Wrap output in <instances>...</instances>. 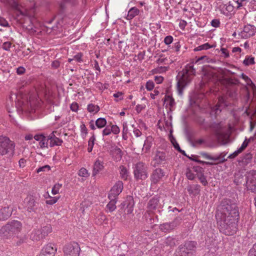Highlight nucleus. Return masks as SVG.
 Wrapping results in <instances>:
<instances>
[{"label": "nucleus", "mask_w": 256, "mask_h": 256, "mask_svg": "<svg viewBox=\"0 0 256 256\" xmlns=\"http://www.w3.org/2000/svg\"><path fill=\"white\" fill-rule=\"evenodd\" d=\"M154 86V82L152 80H148L146 83V88L148 90H152Z\"/></svg>", "instance_id": "53"}, {"label": "nucleus", "mask_w": 256, "mask_h": 256, "mask_svg": "<svg viewBox=\"0 0 256 256\" xmlns=\"http://www.w3.org/2000/svg\"><path fill=\"white\" fill-rule=\"evenodd\" d=\"M195 75L196 70L192 64H186L182 70L178 72L176 80L177 90L180 96L182 94L183 90L190 83Z\"/></svg>", "instance_id": "2"}, {"label": "nucleus", "mask_w": 256, "mask_h": 256, "mask_svg": "<svg viewBox=\"0 0 256 256\" xmlns=\"http://www.w3.org/2000/svg\"><path fill=\"white\" fill-rule=\"evenodd\" d=\"M188 158L194 162H198V164H206L208 166H212L214 164V163L208 162H204L198 159V156L196 155H192L191 156H188Z\"/></svg>", "instance_id": "30"}, {"label": "nucleus", "mask_w": 256, "mask_h": 256, "mask_svg": "<svg viewBox=\"0 0 256 256\" xmlns=\"http://www.w3.org/2000/svg\"><path fill=\"white\" fill-rule=\"evenodd\" d=\"M110 130L115 134H118L120 132L119 128L116 125H112L110 128Z\"/></svg>", "instance_id": "58"}, {"label": "nucleus", "mask_w": 256, "mask_h": 256, "mask_svg": "<svg viewBox=\"0 0 256 256\" xmlns=\"http://www.w3.org/2000/svg\"><path fill=\"white\" fill-rule=\"evenodd\" d=\"M252 158V154L250 152L246 153L243 156L242 161L244 164H247L251 162Z\"/></svg>", "instance_id": "43"}, {"label": "nucleus", "mask_w": 256, "mask_h": 256, "mask_svg": "<svg viewBox=\"0 0 256 256\" xmlns=\"http://www.w3.org/2000/svg\"><path fill=\"white\" fill-rule=\"evenodd\" d=\"M210 128L214 132V135L218 140L224 138L225 134L222 132L223 124L222 122H213L210 124Z\"/></svg>", "instance_id": "12"}, {"label": "nucleus", "mask_w": 256, "mask_h": 256, "mask_svg": "<svg viewBox=\"0 0 256 256\" xmlns=\"http://www.w3.org/2000/svg\"><path fill=\"white\" fill-rule=\"evenodd\" d=\"M173 41V37L171 36H168L164 39V42L166 44L168 45L172 43Z\"/></svg>", "instance_id": "57"}, {"label": "nucleus", "mask_w": 256, "mask_h": 256, "mask_svg": "<svg viewBox=\"0 0 256 256\" xmlns=\"http://www.w3.org/2000/svg\"><path fill=\"white\" fill-rule=\"evenodd\" d=\"M197 178H198L199 180L203 186H206L208 184V182L206 179V176H204L203 172H201L200 174H198Z\"/></svg>", "instance_id": "40"}, {"label": "nucleus", "mask_w": 256, "mask_h": 256, "mask_svg": "<svg viewBox=\"0 0 256 256\" xmlns=\"http://www.w3.org/2000/svg\"><path fill=\"white\" fill-rule=\"evenodd\" d=\"M152 138L151 136L147 137L144 145V148L146 150L150 149L152 146Z\"/></svg>", "instance_id": "42"}, {"label": "nucleus", "mask_w": 256, "mask_h": 256, "mask_svg": "<svg viewBox=\"0 0 256 256\" xmlns=\"http://www.w3.org/2000/svg\"><path fill=\"white\" fill-rule=\"evenodd\" d=\"M140 10L136 7L134 6L130 9L128 12V15L126 17L128 20H131L136 16H138L140 14Z\"/></svg>", "instance_id": "27"}, {"label": "nucleus", "mask_w": 256, "mask_h": 256, "mask_svg": "<svg viewBox=\"0 0 256 256\" xmlns=\"http://www.w3.org/2000/svg\"><path fill=\"white\" fill-rule=\"evenodd\" d=\"M227 154L226 152H221L218 156H211L205 152H201L200 154L205 158L209 160H212L217 162L218 163H223L226 160L224 156Z\"/></svg>", "instance_id": "15"}, {"label": "nucleus", "mask_w": 256, "mask_h": 256, "mask_svg": "<svg viewBox=\"0 0 256 256\" xmlns=\"http://www.w3.org/2000/svg\"><path fill=\"white\" fill-rule=\"evenodd\" d=\"M52 244L46 245L41 250L39 256H54L56 252V248Z\"/></svg>", "instance_id": "17"}, {"label": "nucleus", "mask_w": 256, "mask_h": 256, "mask_svg": "<svg viewBox=\"0 0 256 256\" xmlns=\"http://www.w3.org/2000/svg\"><path fill=\"white\" fill-rule=\"evenodd\" d=\"M26 72V69L23 66H19L16 68V73L18 75L24 74Z\"/></svg>", "instance_id": "64"}, {"label": "nucleus", "mask_w": 256, "mask_h": 256, "mask_svg": "<svg viewBox=\"0 0 256 256\" xmlns=\"http://www.w3.org/2000/svg\"><path fill=\"white\" fill-rule=\"evenodd\" d=\"M198 246L196 241L186 240L178 246L174 256H195Z\"/></svg>", "instance_id": "3"}, {"label": "nucleus", "mask_w": 256, "mask_h": 256, "mask_svg": "<svg viewBox=\"0 0 256 256\" xmlns=\"http://www.w3.org/2000/svg\"><path fill=\"white\" fill-rule=\"evenodd\" d=\"M8 4L16 10V18L18 20H21V22L24 24L26 23L27 22H28L29 24L26 28L28 30H32V22L34 18L28 16L27 13L19 10L18 8V4L16 0H8Z\"/></svg>", "instance_id": "4"}, {"label": "nucleus", "mask_w": 256, "mask_h": 256, "mask_svg": "<svg viewBox=\"0 0 256 256\" xmlns=\"http://www.w3.org/2000/svg\"><path fill=\"white\" fill-rule=\"evenodd\" d=\"M12 208L10 206L0 208V220H6L12 215Z\"/></svg>", "instance_id": "18"}, {"label": "nucleus", "mask_w": 256, "mask_h": 256, "mask_svg": "<svg viewBox=\"0 0 256 256\" xmlns=\"http://www.w3.org/2000/svg\"><path fill=\"white\" fill-rule=\"evenodd\" d=\"M134 204L133 197L131 196H128L126 198V200L124 202V206L128 208H132Z\"/></svg>", "instance_id": "34"}, {"label": "nucleus", "mask_w": 256, "mask_h": 256, "mask_svg": "<svg viewBox=\"0 0 256 256\" xmlns=\"http://www.w3.org/2000/svg\"><path fill=\"white\" fill-rule=\"evenodd\" d=\"M49 145V140L48 138H46V136H44V138L39 142V146L40 148H48V146Z\"/></svg>", "instance_id": "45"}, {"label": "nucleus", "mask_w": 256, "mask_h": 256, "mask_svg": "<svg viewBox=\"0 0 256 256\" xmlns=\"http://www.w3.org/2000/svg\"><path fill=\"white\" fill-rule=\"evenodd\" d=\"M78 175L82 177H88L89 176L87 170L84 168L80 169L78 172Z\"/></svg>", "instance_id": "50"}, {"label": "nucleus", "mask_w": 256, "mask_h": 256, "mask_svg": "<svg viewBox=\"0 0 256 256\" xmlns=\"http://www.w3.org/2000/svg\"><path fill=\"white\" fill-rule=\"evenodd\" d=\"M234 1L237 4L236 6V9H240L242 6H246L247 4L248 0H234Z\"/></svg>", "instance_id": "46"}, {"label": "nucleus", "mask_w": 256, "mask_h": 256, "mask_svg": "<svg viewBox=\"0 0 256 256\" xmlns=\"http://www.w3.org/2000/svg\"><path fill=\"white\" fill-rule=\"evenodd\" d=\"M96 86L99 90H104L105 89H107L108 88V84H102L100 82H98L96 83Z\"/></svg>", "instance_id": "54"}, {"label": "nucleus", "mask_w": 256, "mask_h": 256, "mask_svg": "<svg viewBox=\"0 0 256 256\" xmlns=\"http://www.w3.org/2000/svg\"><path fill=\"white\" fill-rule=\"evenodd\" d=\"M50 169V167L48 165H45L42 167H40L38 169H36V172L39 173L41 172H47L49 171Z\"/></svg>", "instance_id": "52"}, {"label": "nucleus", "mask_w": 256, "mask_h": 256, "mask_svg": "<svg viewBox=\"0 0 256 256\" xmlns=\"http://www.w3.org/2000/svg\"><path fill=\"white\" fill-rule=\"evenodd\" d=\"M104 168L103 162L100 161L99 160H96L94 164L92 174V176H95L100 172L102 171Z\"/></svg>", "instance_id": "24"}, {"label": "nucleus", "mask_w": 256, "mask_h": 256, "mask_svg": "<svg viewBox=\"0 0 256 256\" xmlns=\"http://www.w3.org/2000/svg\"><path fill=\"white\" fill-rule=\"evenodd\" d=\"M62 187V184L57 183L54 185L52 188V192L55 195L59 192L60 188Z\"/></svg>", "instance_id": "47"}, {"label": "nucleus", "mask_w": 256, "mask_h": 256, "mask_svg": "<svg viewBox=\"0 0 256 256\" xmlns=\"http://www.w3.org/2000/svg\"><path fill=\"white\" fill-rule=\"evenodd\" d=\"M39 230H40L43 238H45L46 236L48 234L52 232V228L50 224H47L46 226L42 228L41 229H39Z\"/></svg>", "instance_id": "31"}, {"label": "nucleus", "mask_w": 256, "mask_h": 256, "mask_svg": "<svg viewBox=\"0 0 256 256\" xmlns=\"http://www.w3.org/2000/svg\"><path fill=\"white\" fill-rule=\"evenodd\" d=\"M82 54L81 52H79L74 56V59L76 60L78 62H82Z\"/></svg>", "instance_id": "60"}, {"label": "nucleus", "mask_w": 256, "mask_h": 256, "mask_svg": "<svg viewBox=\"0 0 256 256\" xmlns=\"http://www.w3.org/2000/svg\"><path fill=\"white\" fill-rule=\"evenodd\" d=\"M12 44L10 42H4L2 46V48L6 51H10L12 46Z\"/></svg>", "instance_id": "55"}, {"label": "nucleus", "mask_w": 256, "mask_h": 256, "mask_svg": "<svg viewBox=\"0 0 256 256\" xmlns=\"http://www.w3.org/2000/svg\"><path fill=\"white\" fill-rule=\"evenodd\" d=\"M96 140L94 132L92 133V136L90 138L88 142V152H92L94 146V142Z\"/></svg>", "instance_id": "35"}, {"label": "nucleus", "mask_w": 256, "mask_h": 256, "mask_svg": "<svg viewBox=\"0 0 256 256\" xmlns=\"http://www.w3.org/2000/svg\"><path fill=\"white\" fill-rule=\"evenodd\" d=\"M112 152L116 160H119L122 158L123 153L119 148L117 146L114 148L112 150Z\"/></svg>", "instance_id": "29"}, {"label": "nucleus", "mask_w": 256, "mask_h": 256, "mask_svg": "<svg viewBox=\"0 0 256 256\" xmlns=\"http://www.w3.org/2000/svg\"><path fill=\"white\" fill-rule=\"evenodd\" d=\"M14 142L8 137L0 136V156H7L8 158H12L14 154Z\"/></svg>", "instance_id": "5"}, {"label": "nucleus", "mask_w": 256, "mask_h": 256, "mask_svg": "<svg viewBox=\"0 0 256 256\" xmlns=\"http://www.w3.org/2000/svg\"><path fill=\"white\" fill-rule=\"evenodd\" d=\"M244 186L247 191L256 194V170H250L245 174Z\"/></svg>", "instance_id": "7"}, {"label": "nucleus", "mask_w": 256, "mask_h": 256, "mask_svg": "<svg viewBox=\"0 0 256 256\" xmlns=\"http://www.w3.org/2000/svg\"><path fill=\"white\" fill-rule=\"evenodd\" d=\"M63 250L64 256H79L80 248L77 242H73L66 244Z\"/></svg>", "instance_id": "8"}, {"label": "nucleus", "mask_w": 256, "mask_h": 256, "mask_svg": "<svg viewBox=\"0 0 256 256\" xmlns=\"http://www.w3.org/2000/svg\"><path fill=\"white\" fill-rule=\"evenodd\" d=\"M95 124L98 128H101L106 126V120L104 118H100L96 120Z\"/></svg>", "instance_id": "37"}, {"label": "nucleus", "mask_w": 256, "mask_h": 256, "mask_svg": "<svg viewBox=\"0 0 256 256\" xmlns=\"http://www.w3.org/2000/svg\"><path fill=\"white\" fill-rule=\"evenodd\" d=\"M254 58L251 56H246L243 62V64L246 66L254 64Z\"/></svg>", "instance_id": "41"}, {"label": "nucleus", "mask_w": 256, "mask_h": 256, "mask_svg": "<svg viewBox=\"0 0 256 256\" xmlns=\"http://www.w3.org/2000/svg\"><path fill=\"white\" fill-rule=\"evenodd\" d=\"M7 224L14 235L20 232L22 229V224L20 221L13 220Z\"/></svg>", "instance_id": "20"}, {"label": "nucleus", "mask_w": 256, "mask_h": 256, "mask_svg": "<svg viewBox=\"0 0 256 256\" xmlns=\"http://www.w3.org/2000/svg\"><path fill=\"white\" fill-rule=\"evenodd\" d=\"M26 206L29 212H35L39 206V203L36 202L33 196H30L25 199Z\"/></svg>", "instance_id": "16"}, {"label": "nucleus", "mask_w": 256, "mask_h": 256, "mask_svg": "<svg viewBox=\"0 0 256 256\" xmlns=\"http://www.w3.org/2000/svg\"><path fill=\"white\" fill-rule=\"evenodd\" d=\"M49 196V198H50V200H46V204H50V205H52V204H54L55 203H56L59 198V197H56V196L52 197L50 196Z\"/></svg>", "instance_id": "49"}, {"label": "nucleus", "mask_w": 256, "mask_h": 256, "mask_svg": "<svg viewBox=\"0 0 256 256\" xmlns=\"http://www.w3.org/2000/svg\"><path fill=\"white\" fill-rule=\"evenodd\" d=\"M200 186L198 184H191L187 186V190L190 194L196 196L200 194Z\"/></svg>", "instance_id": "22"}, {"label": "nucleus", "mask_w": 256, "mask_h": 256, "mask_svg": "<svg viewBox=\"0 0 256 256\" xmlns=\"http://www.w3.org/2000/svg\"><path fill=\"white\" fill-rule=\"evenodd\" d=\"M178 225L176 220L170 222H166L161 224L160 226V230L164 232H168L174 229Z\"/></svg>", "instance_id": "23"}, {"label": "nucleus", "mask_w": 256, "mask_h": 256, "mask_svg": "<svg viewBox=\"0 0 256 256\" xmlns=\"http://www.w3.org/2000/svg\"><path fill=\"white\" fill-rule=\"evenodd\" d=\"M167 160L166 152H164L156 151L154 156L151 162V165L154 168H156L159 165L165 164Z\"/></svg>", "instance_id": "11"}, {"label": "nucleus", "mask_w": 256, "mask_h": 256, "mask_svg": "<svg viewBox=\"0 0 256 256\" xmlns=\"http://www.w3.org/2000/svg\"><path fill=\"white\" fill-rule=\"evenodd\" d=\"M87 110L90 112L95 114L100 110V107L93 104H90L88 105Z\"/></svg>", "instance_id": "36"}, {"label": "nucleus", "mask_w": 256, "mask_h": 256, "mask_svg": "<svg viewBox=\"0 0 256 256\" xmlns=\"http://www.w3.org/2000/svg\"><path fill=\"white\" fill-rule=\"evenodd\" d=\"M178 243V240L171 236L168 237L165 240V244L170 247L174 246Z\"/></svg>", "instance_id": "33"}, {"label": "nucleus", "mask_w": 256, "mask_h": 256, "mask_svg": "<svg viewBox=\"0 0 256 256\" xmlns=\"http://www.w3.org/2000/svg\"><path fill=\"white\" fill-rule=\"evenodd\" d=\"M70 108L72 111L76 112L78 108V105L76 102H74L71 104Z\"/></svg>", "instance_id": "62"}, {"label": "nucleus", "mask_w": 256, "mask_h": 256, "mask_svg": "<svg viewBox=\"0 0 256 256\" xmlns=\"http://www.w3.org/2000/svg\"><path fill=\"white\" fill-rule=\"evenodd\" d=\"M214 46L210 45L208 43H206L204 44L199 46H198L196 48L194 49V51H200L203 50H208L211 48H212Z\"/></svg>", "instance_id": "44"}, {"label": "nucleus", "mask_w": 256, "mask_h": 256, "mask_svg": "<svg viewBox=\"0 0 256 256\" xmlns=\"http://www.w3.org/2000/svg\"><path fill=\"white\" fill-rule=\"evenodd\" d=\"M216 217L220 232L228 236L236 233L238 230L236 222L240 215L238 208L232 200L229 198L222 200Z\"/></svg>", "instance_id": "1"}, {"label": "nucleus", "mask_w": 256, "mask_h": 256, "mask_svg": "<svg viewBox=\"0 0 256 256\" xmlns=\"http://www.w3.org/2000/svg\"><path fill=\"white\" fill-rule=\"evenodd\" d=\"M62 142V140L58 138H54L49 141V146L51 148L55 146H60Z\"/></svg>", "instance_id": "38"}, {"label": "nucleus", "mask_w": 256, "mask_h": 256, "mask_svg": "<svg viewBox=\"0 0 256 256\" xmlns=\"http://www.w3.org/2000/svg\"><path fill=\"white\" fill-rule=\"evenodd\" d=\"M241 153V152L238 149L236 150L232 154H230L228 156V158L230 159H232L235 158L236 156H237L239 154Z\"/></svg>", "instance_id": "63"}, {"label": "nucleus", "mask_w": 256, "mask_h": 256, "mask_svg": "<svg viewBox=\"0 0 256 256\" xmlns=\"http://www.w3.org/2000/svg\"><path fill=\"white\" fill-rule=\"evenodd\" d=\"M165 175L166 172L161 168H157L154 170L150 176L151 186L156 184L160 182Z\"/></svg>", "instance_id": "9"}, {"label": "nucleus", "mask_w": 256, "mask_h": 256, "mask_svg": "<svg viewBox=\"0 0 256 256\" xmlns=\"http://www.w3.org/2000/svg\"><path fill=\"white\" fill-rule=\"evenodd\" d=\"M256 33V26L250 24H247L244 26L243 30L238 34V35L241 38L246 39L254 36Z\"/></svg>", "instance_id": "10"}, {"label": "nucleus", "mask_w": 256, "mask_h": 256, "mask_svg": "<svg viewBox=\"0 0 256 256\" xmlns=\"http://www.w3.org/2000/svg\"><path fill=\"white\" fill-rule=\"evenodd\" d=\"M230 103L226 100L224 96H220L218 98V102L216 105L212 108V114L216 116L218 114L222 109L228 107Z\"/></svg>", "instance_id": "13"}, {"label": "nucleus", "mask_w": 256, "mask_h": 256, "mask_svg": "<svg viewBox=\"0 0 256 256\" xmlns=\"http://www.w3.org/2000/svg\"><path fill=\"white\" fill-rule=\"evenodd\" d=\"M81 132L82 134L83 138H85L88 134V129L84 124L80 126Z\"/></svg>", "instance_id": "59"}, {"label": "nucleus", "mask_w": 256, "mask_h": 256, "mask_svg": "<svg viewBox=\"0 0 256 256\" xmlns=\"http://www.w3.org/2000/svg\"><path fill=\"white\" fill-rule=\"evenodd\" d=\"M8 224L3 226L0 230V236L2 238H8L14 236Z\"/></svg>", "instance_id": "21"}, {"label": "nucleus", "mask_w": 256, "mask_h": 256, "mask_svg": "<svg viewBox=\"0 0 256 256\" xmlns=\"http://www.w3.org/2000/svg\"><path fill=\"white\" fill-rule=\"evenodd\" d=\"M186 136L188 141L191 144V145L193 147H196L198 146L204 145L206 146H210V145L208 143V142L203 138H200L194 141L192 140V138L190 134L188 132L186 134Z\"/></svg>", "instance_id": "19"}, {"label": "nucleus", "mask_w": 256, "mask_h": 256, "mask_svg": "<svg viewBox=\"0 0 256 256\" xmlns=\"http://www.w3.org/2000/svg\"><path fill=\"white\" fill-rule=\"evenodd\" d=\"M123 188V182L120 180L116 182L111 188L108 197H111L112 198H118V196L122 192Z\"/></svg>", "instance_id": "14"}, {"label": "nucleus", "mask_w": 256, "mask_h": 256, "mask_svg": "<svg viewBox=\"0 0 256 256\" xmlns=\"http://www.w3.org/2000/svg\"><path fill=\"white\" fill-rule=\"evenodd\" d=\"M250 142V140L246 138V140L242 142L241 146L239 148H238L241 152L248 146Z\"/></svg>", "instance_id": "51"}, {"label": "nucleus", "mask_w": 256, "mask_h": 256, "mask_svg": "<svg viewBox=\"0 0 256 256\" xmlns=\"http://www.w3.org/2000/svg\"><path fill=\"white\" fill-rule=\"evenodd\" d=\"M159 200L156 196L153 197L148 202L147 208L149 210H154L157 208Z\"/></svg>", "instance_id": "25"}, {"label": "nucleus", "mask_w": 256, "mask_h": 256, "mask_svg": "<svg viewBox=\"0 0 256 256\" xmlns=\"http://www.w3.org/2000/svg\"><path fill=\"white\" fill-rule=\"evenodd\" d=\"M164 102H167L166 104H168L170 108H172L176 104L174 98L170 95L165 96Z\"/></svg>", "instance_id": "39"}, {"label": "nucleus", "mask_w": 256, "mask_h": 256, "mask_svg": "<svg viewBox=\"0 0 256 256\" xmlns=\"http://www.w3.org/2000/svg\"><path fill=\"white\" fill-rule=\"evenodd\" d=\"M248 256H256V243L253 245L252 248L249 250Z\"/></svg>", "instance_id": "56"}, {"label": "nucleus", "mask_w": 256, "mask_h": 256, "mask_svg": "<svg viewBox=\"0 0 256 256\" xmlns=\"http://www.w3.org/2000/svg\"><path fill=\"white\" fill-rule=\"evenodd\" d=\"M30 238L33 241H38L44 238L42 236L40 230L38 229L34 230L32 232L30 235Z\"/></svg>", "instance_id": "26"}, {"label": "nucleus", "mask_w": 256, "mask_h": 256, "mask_svg": "<svg viewBox=\"0 0 256 256\" xmlns=\"http://www.w3.org/2000/svg\"><path fill=\"white\" fill-rule=\"evenodd\" d=\"M186 176L190 180H194L195 178L196 175L190 169L188 168L186 172Z\"/></svg>", "instance_id": "48"}, {"label": "nucleus", "mask_w": 256, "mask_h": 256, "mask_svg": "<svg viewBox=\"0 0 256 256\" xmlns=\"http://www.w3.org/2000/svg\"><path fill=\"white\" fill-rule=\"evenodd\" d=\"M110 200V202L107 204L106 208L108 210L109 212H112L116 209V202L117 201L116 198H114L111 197H108Z\"/></svg>", "instance_id": "28"}, {"label": "nucleus", "mask_w": 256, "mask_h": 256, "mask_svg": "<svg viewBox=\"0 0 256 256\" xmlns=\"http://www.w3.org/2000/svg\"><path fill=\"white\" fill-rule=\"evenodd\" d=\"M211 25L214 28H218L220 25V22L218 19H214L211 22Z\"/></svg>", "instance_id": "61"}, {"label": "nucleus", "mask_w": 256, "mask_h": 256, "mask_svg": "<svg viewBox=\"0 0 256 256\" xmlns=\"http://www.w3.org/2000/svg\"><path fill=\"white\" fill-rule=\"evenodd\" d=\"M134 178L136 181L144 180L148 177V168L143 162H138L133 167Z\"/></svg>", "instance_id": "6"}, {"label": "nucleus", "mask_w": 256, "mask_h": 256, "mask_svg": "<svg viewBox=\"0 0 256 256\" xmlns=\"http://www.w3.org/2000/svg\"><path fill=\"white\" fill-rule=\"evenodd\" d=\"M120 170L121 178L124 180H127L129 172L126 168L124 166L121 165L120 166Z\"/></svg>", "instance_id": "32"}]
</instances>
